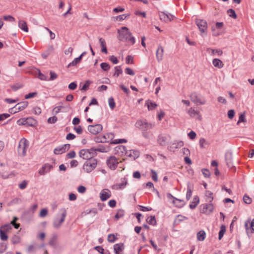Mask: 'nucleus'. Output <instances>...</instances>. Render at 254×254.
<instances>
[{"mask_svg": "<svg viewBox=\"0 0 254 254\" xmlns=\"http://www.w3.org/2000/svg\"><path fill=\"white\" fill-rule=\"evenodd\" d=\"M226 232V227L224 225H221L220 227V231L219 232V240H221L224 236V233Z\"/></svg>", "mask_w": 254, "mask_h": 254, "instance_id": "obj_41", "label": "nucleus"}, {"mask_svg": "<svg viewBox=\"0 0 254 254\" xmlns=\"http://www.w3.org/2000/svg\"><path fill=\"white\" fill-rule=\"evenodd\" d=\"M37 95V93L36 92H31L28 94L25 95V98L26 99L32 98L35 97Z\"/></svg>", "mask_w": 254, "mask_h": 254, "instance_id": "obj_57", "label": "nucleus"}, {"mask_svg": "<svg viewBox=\"0 0 254 254\" xmlns=\"http://www.w3.org/2000/svg\"><path fill=\"white\" fill-rule=\"evenodd\" d=\"M207 51L212 55H217L218 56H221L223 54V51L222 50L218 49H213L209 48L207 49Z\"/></svg>", "mask_w": 254, "mask_h": 254, "instance_id": "obj_33", "label": "nucleus"}, {"mask_svg": "<svg viewBox=\"0 0 254 254\" xmlns=\"http://www.w3.org/2000/svg\"><path fill=\"white\" fill-rule=\"evenodd\" d=\"M199 144L200 148H204L206 145H208L209 143L204 138H201L199 140Z\"/></svg>", "mask_w": 254, "mask_h": 254, "instance_id": "obj_39", "label": "nucleus"}, {"mask_svg": "<svg viewBox=\"0 0 254 254\" xmlns=\"http://www.w3.org/2000/svg\"><path fill=\"white\" fill-rule=\"evenodd\" d=\"M96 149L91 148L90 149H82L79 152V155L83 159L87 160L93 158L96 154Z\"/></svg>", "mask_w": 254, "mask_h": 254, "instance_id": "obj_5", "label": "nucleus"}, {"mask_svg": "<svg viewBox=\"0 0 254 254\" xmlns=\"http://www.w3.org/2000/svg\"><path fill=\"white\" fill-rule=\"evenodd\" d=\"M53 168L52 165L49 164H45L39 171L40 175H44L49 172Z\"/></svg>", "mask_w": 254, "mask_h": 254, "instance_id": "obj_18", "label": "nucleus"}, {"mask_svg": "<svg viewBox=\"0 0 254 254\" xmlns=\"http://www.w3.org/2000/svg\"><path fill=\"white\" fill-rule=\"evenodd\" d=\"M195 23L197 25L201 36L206 34L208 28L207 22L204 19L196 18Z\"/></svg>", "mask_w": 254, "mask_h": 254, "instance_id": "obj_6", "label": "nucleus"}, {"mask_svg": "<svg viewBox=\"0 0 254 254\" xmlns=\"http://www.w3.org/2000/svg\"><path fill=\"white\" fill-rule=\"evenodd\" d=\"M164 54V49L163 47L159 46L156 52V59L158 62H160L163 60Z\"/></svg>", "mask_w": 254, "mask_h": 254, "instance_id": "obj_24", "label": "nucleus"}, {"mask_svg": "<svg viewBox=\"0 0 254 254\" xmlns=\"http://www.w3.org/2000/svg\"><path fill=\"white\" fill-rule=\"evenodd\" d=\"M146 221L150 225H155L156 224V220L154 216H151L148 217Z\"/></svg>", "mask_w": 254, "mask_h": 254, "instance_id": "obj_44", "label": "nucleus"}, {"mask_svg": "<svg viewBox=\"0 0 254 254\" xmlns=\"http://www.w3.org/2000/svg\"><path fill=\"white\" fill-rule=\"evenodd\" d=\"M227 13L230 17H231L234 19H236L237 17L235 11L232 9H229L227 10Z\"/></svg>", "mask_w": 254, "mask_h": 254, "instance_id": "obj_45", "label": "nucleus"}, {"mask_svg": "<svg viewBox=\"0 0 254 254\" xmlns=\"http://www.w3.org/2000/svg\"><path fill=\"white\" fill-rule=\"evenodd\" d=\"M102 126L100 124H97L94 126L90 125L88 127V130L93 134L99 133L102 131Z\"/></svg>", "mask_w": 254, "mask_h": 254, "instance_id": "obj_12", "label": "nucleus"}, {"mask_svg": "<svg viewBox=\"0 0 254 254\" xmlns=\"http://www.w3.org/2000/svg\"><path fill=\"white\" fill-rule=\"evenodd\" d=\"M101 68L104 71H108L110 68V65L107 63H102L100 64Z\"/></svg>", "mask_w": 254, "mask_h": 254, "instance_id": "obj_47", "label": "nucleus"}, {"mask_svg": "<svg viewBox=\"0 0 254 254\" xmlns=\"http://www.w3.org/2000/svg\"><path fill=\"white\" fill-rule=\"evenodd\" d=\"M134 14L136 15H137V16H141V17H146V13L145 12H142V11H140L138 10H136L134 12Z\"/></svg>", "mask_w": 254, "mask_h": 254, "instance_id": "obj_53", "label": "nucleus"}, {"mask_svg": "<svg viewBox=\"0 0 254 254\" xmlns=\"http://www.w3.org/2000/svg\"><path fill=\"white\" fill-rule=\"evenodd\" d=\"M109 105L111 109H114L115 108L116 104L113 98L111 97L108 100Z\"/></svg>", "mask_w": 254, "mask_h": 254, "instance_id": "obj_46", "label": "nucleus"}, {"mask_svg": "<svg viewBox=\"0 0 254 254\" xmlns=\"http://www.w3.org/2000/svg\"><path fill=\"white\" fill-rule=\"evenodd\" d=\"M18 27L22 30L26 32H28V28L27 23L24 20H19L18 21Z\"/></svg>", "mask_w": 254, "mask_h": 254, "instance_id": "obj_28", "label": "nucleus"}, {"mask_svg": "<svg viewBox=\"0 0 254 254\" xmlns=\"http://www.w3.org/2000/svg\"><path fill=\"white\" fill-rule=\"evenodd\" d=\"M114 137V134L112 133H108L104 135L101 139V141L102 142H108L111 140L112 139V138Z\"/></svg>", "mask_w": 254, "mask_h": 254, "instance_id": "obj_29", "label": "nucleus"}, {"mask_svg": "<svg viewBox=\"0 0 254 254\" xmlns=\"http://www.w3.org/2000/svg\"><path fill=\"white\" fill-rule=\"evenodd\" d=\"M188 114L191 118H196L199 120H201V117L199 112L195 110L192 108H190L187 111Z\"/></svg>", "mask_w": 254, "mask_h": 254, "instance_id": "obj_19", "label": "nucleus"}, {"mask_svg": "<svg viewBox=\"0 0 254 254\" xmlns=\"http://www.w3.org/2000/svg\"><path fill=\"white\" fill-rule=\"evenodd\" d=\"M167 197L169 199L171 198L173 199L172 203L174 204L175 206H176L177 207L181 208L183 207L185 204V202L184 200L176 198L174 197L170 193H168L167 194Z\"/></svg>", "mask_w": 254, "mask_h": 254, "instance_id": "obj_11", "label": "nucleus"}, {"mask_svg": "<svg viewBox=\"0 0 254 254\" xmlns=\"http://www.w3.org/2000/svg\"><path fill=\"white\" fill-rule=\"evenodd\" d=\"M212 64L214 66L218 68H221L223 67V62L218 59H214L212 60Z\"/></svg>", "mask_w": 254, "mask_h": 254, "instance_id": "obj_27", "label": "nucleus"}, {"mask_svg": "<svg viewBox=\"0 0 254 254\" xmlns=\"http://www.w3.org/2000/svg\"><path fill=\"white\" fill-rule=\"evenodd\" d=\"M37 122L32 118H27L26 119V125L30 127H34L36 125Z\"/></svg>", "mask_w": 254, "mask_h": 254, "instance_id": "obj_34", "label": "nucleus"}, {"mask_svg": "<svg viewBox=\"0 0 254 254\" xmlns=\"http://www.w3.org/2000/svg\"><path fill=\"white\" fill-rule=\"evenodd\" d=\"M17 218L16 217H14L13 220L9 224H11V226H13L15 229H18L20 225L19 224L16 223V221H17Z\"/></svg>", "mask_w": 254, "mask_h": 254, "instance_id": "obj_50", "label": "nucleus"}, {"mask_svg": "<svg viewBox=\"0 0 254 254\" xmlns=\"http://www.w3.org/2000/svg\"><path fill=\"white\" fill-rule=\"evenodd\" d=\"M127 184V180L125 178H124L123 180L121 183H118L113 186L112 188L114 190H122L125 188V187Z\"/></svg>", "mask_w": 254, "mask_h": 254, "instance_id": "obj_22", "label": "nucleus"}, {"mask_svg": "<svg viewBox=\"0 0 254 254\" xmlns=\"http://www.w3.org/2000/svg\"><path fill=\"white\" fill-rule=\"evenodd\" d=\"M199 203V197L195 195L193 197L192 200L190 202L189 207L191 209H194Z\"/></svg>", "mask_w": 254, "mask_h": 254, "instance_id": "obj_25", "label": "nucleus"}, {"mask_svg": "<svg viewBox=\"0 0 254 254\" xmlns=\"http://www.w3.org/2000/svg\"><path fill=\"white\" fill-rule=\"evenodd\" d=\"M124 249L125 246L123 243L116 244L114 246V251L115 254H123L122 252Z\"/></svg>", "mask_w": 254, "mask_h": 254, "instance_id": "obj_20", "label": "nucleus"}, {"mask_svg": "<svg viewBox=\"0 0 254 254\" xmlns=\"http://www.w3.org/2000/svg\"><path fill=\"white\" fill-rule=\"evenodd\" d=\"M184 145V142L182 141H175L173 144L171 148L173 149H177L181 148Z\"/></svg>", "mask_w": 254, "mask_h": 254, "instance_id": "obj_37", "label": "nucleus"}, {"mask_svg": "<svg viewBox=\"0 0 254 254\" xmlns=\"http://www.w3.org/2000/svg\"><path fill=\"white\" fill-rule=\"evenodd\" d=\"M197 240L199 241H203L206 238V233L204 231L201 230L196 234Z\"/></svg>", "mask_w": 254, "mask_h": 254, "instance_id": "obj_31", "label": "nucleus"}, {"mask_svg": "<svg viewBox=\"0 0 254 254\" xmlns=\"http://www.w3.org/2000/svg\"><path fill=\"white\" fill-rule=\"evenodd\" d=\"M81 60V56H79L78 58H75L72 62L68 64V66L69 67L71 66H73L76 65L77 64L80 63Z\"/></svg>", "mask_w": 254, "mask_h": 254, "instance_id": "obj_38", "label": "nucleus"}, {"mask_svg": "<svg viewBox=\"0 0 254 254\" xmlns=\"http://www.w3.org/2000/svg\"><path fill=\"white\" fill-rule=\"evenodd\" d=\"M145 104L147 105L149 110H154L157 106V105L156 103H153L150 100L146 101Z\"/></svg>", "mask_w": 254, "mask_h": 254, "instance_id": "obj_36", "label": "nucleus"}, {"mask_svg": "<svg viewBox=\"0 0 254 254\" xmlns=\"http://www.w3.org/2000/svg\"><path fill=\"white\" fill-rule=\"evenodd\" d=\"M3 19L6 21L10 22L15 21V18L11 15H5L3 16Z\"/></svg>", "mask_w": 254, "mask_h": 254, "instance_id": "obj_63", "label": "nucleus"}, {"mask_svg": "<svg viewBox=\"0 0 254 254\" xmlns=\"http://www.w3.org/2000/svg\"><path fill=\"white\" fill-rule=\"evenodd\" d=\"M151 177L152 180L155 182H157L158 181V176L156 172L154 170L151 171Z\"/></svg>", "mask_w": 254, "mask_h": 254, "instance_id": "obj_56", "label": "nucleus"}, {"mask_svg": "<svg viewBox=\"0 0 254 254\" xmlns=\"http://www.w3.org/2000/svg\"><path fill=\"white\" fill-rule=\"evenodd\" d=\"M48 214V210L47 209H43L41 210L40 212V214H39V216L41 217H44L45 216H46Z\"/></svg>", "mask_w": 254, "mask_h": 254, "instance_id": "obj_59", "label": "nucleus"}, {"mask_svg": "<svg viewBox=\"0 0 254 254\" xmlns=\"http://www.w3.org/2000/svg\"><path fill=\"white\" fill-rule=\"evenodd\" d=\"M246 122L245 113L241 114L239 118V120L237 122V125H239L240 123L243 122L245 123Z\"/></svg>", "mask_w": 254, "mask_h": 254, "instance_id": "obj_49", "label": "nucleus"}, {"mask_svg": "<svg viewBox=\"0 0 254 254\" xmlns=\"http://www.w3.org/2000/svg\"><path fill=\"white\" fill-rule=\"evenodd\" d=\"M124 211L123 210L120 209L117 211L116 214L115 215V218L117 220L120 218H122L124 216Z\"/></svg>", "mask_w": 254, "mask_h": 254, "instance_id": "obj_40", "label": "nucleus"}, {"mask_svg": "<svg viewBox=\"0 0 254 254\" xmlns=\"http://www.w3.org/2000/svg\"><path fill=\"white\" fill-rule=\"evenodd\" d=\"M12 229L11 224H5L0 227V231L4 233H8Z\"/></svg>", "mask_w": 254, "mask_h": 254, "instance_id": "obj_30", "label": "nucleus"}, {"mask_svg": "<svg viewBox=\"0 0 254 254\" xmlns=\"http://www.w3.org/2000/svg\"><path fill=\"white\" fill-rule=\"evenodd\" d=\"M159 15L160 20L165 22H170L173 20L174 18V15L170 13H166L164 12H160Z\"/></svg>", "mask_w": 254, "mask_h": 254, "instance_id": "obj_14", "label": "nucleus"}, {"mask_svg": "<svg viewBox=\"0 0 254 254\" xmlns=\"http://www.w3.org/2000/svg\"><path fill=\"white\" fill-rule=\"evenodd\" d=\"M243 201L246 204H251L252 202V199L247 194L243 196Z\"/></svg>", "mask_w": 254, "mask_h": 254, "instance_id": "obj_48", "label": "nucleus"}, {"mask_svg": "<svg viewBox=\"0 0 254 254\" xmlns=\"http://www.w3.org/2000/svg\"><path fill=\"white\" fill-rule=\"evenodd\" d=\"M127 142L125 139H116L112 141V143L114 144L123 143Z\"/></svg>", "mask_w": 254, "mask_h": 254, "instance_id": "obj_55", "label": "nucleus"}, {"mask_svg": "<svg viewBox=\"0 0 254 254\" xmlns=\"http://www.w3.org/2000/svg\"><path fill=\"white\" fill-rule=\"evenodd\" d=\"M111 196V192L107 189L102 190L100 193V198L102 201H106Z\"/></svg>", "mask_w": 254, "mask_h": 254, "instance_id": "obj_16", "label": "nucleus"}, {"mask_svg": "<svg viewBox=\"0 0 254 254\" xmlns=\"http://www.w3.org/2000/svg\"><path fill=\"white\" fill-rule=\"evenodd\" d=\"M20 242V238L18 236H14L12 237V239H11V242L13 244H17L19 242Z\"/></svg>", "mask_w": 254, "mask_h": 254, "instance_id": "obj_64", "label": "nucleus"}, {"mask_svg": "<svg viewBox=\"0 0 254 254\" xmlns=\"http://www.w3.org/2000/svg\"><path fill=\"white\" fill-rule=\"evenodd\" d=\"M69 148L70 144H65L56 148L54 150V152L56 155L62 154L67 151Z\"/></svg>", "mask_w": 254, "mask_h": 254, "instance_id": "obj_15", "label": "nucleus"}, {"mask_svg": "<svg viewBox=\"0 0 254 254\" xmlns=\"http://www.w3.org/2000/svg\"><path fill=\"white\" fill-rule=\"evenodd\" d=\"M192 190L191 188L188 185V188H187V191L186 193V199L187 200H189L190 199V198L192 196Z\"/></svg>", "mask_w": 254, "mask_h": 254, "instance_id": "obj_42", "label": "nucleus"}, {"mask_svg": "<svg viewBox=\"0 0 254 254\" xmlns=\"http://www.w3.org/2000/svg\"><path fill=\"white\" fill-rule=\"evenodd\" d=\"M115 73L114 76H118L123 72L122 69L120 66H117L115 67Z\"/></svg>", "mask_w": 254, "mask_h": 254, "instance_id": "obj_43", "label": "nucleus"}, {"mask_svg": "<svg viewBox=\"0 0 254 254\" xmlns=\"http://www.w3.org/2000/svg\"><path fill=\"white\" fill-rule=\"evenodd\" d=\"M107 164L108 167L111 170H115L117 165L122 162L121 160H119L115 156H111L107 160Z\"/></svg>", "mask_w": 254, "mask_h": 254, "instance_id": "obj_8", "label": "nucleus"}, {"mask_svg": "<svg viewBox=\"0 0 254 254\" xmlns=\"http://www.w3.org/2000/svg\"><path fill=\"white\" fill-rule=\"evenodd\" d=\"M116 151L119 155L121 156H126L128 150L126 146L124 145H120L116 148Z\"/></svg>", "mask_w": 254, "mask_h": 254, "instance_id": "obj_21", "label": "nucleus"}, {"mask_svg": "<svg viewBox=\"0 0 254 254\" xmlns=\"http://www.w3.org/2000/svg\"><path fill=\"white\" fill-rule=\"evenodd\" d=\"M116 237L114 234H110L108 236V240L109 242L111 243L114 242L116 241Z\"/></svg>", "mask_w": 254, "mask_h": 254, "instance_id": "obj_54", "label": "nucleus"}, {"mask_svg": "<svg viewBox=\"0 0 254 254\" xmlns=\"http://www.w3.org/2000/svg\"><path fill=\"white\" fill-rule=\"evenodd\" d=\"M10 87L13 91H15L17 90L18 89H20V88H21L22 86L20 84L17 83L15 84L11 85Z\"/></svg>", "mask_w": 254, "mask_h": 254, "instance_id": "obj_58", "label": "nucleus"}, {"mask_svg": "<svg viewBox=\"0 0 254 254\" xmlns=\"http://www.w3.org/2000/svg\"><path fill=\"white\" fill-rule=\"evenodd\" d=\"M29 145V142L26 139L23 138L20 140L17 149L19 156L24 157L26 155Z\"/></svg>", "mask_w": 254, "mask_h": 254, "instance_id": "obj_3", "label": "nucleus"}, {"mask_svg": "<svg viewBox=\"0 0 254 254\" xmlns=\"http://www.w3.org/2000/svg\"><path fill=\"white\" fill-rule=\"evenodd\" d=\"M99 42L100 43V45L102 47V50H101L102 52L106 54H107L108 53V51H107V47H106V43L105 40H104L103 39L101 38L99 39Z\"/></svg>", "mask_w": 254, "mask_h": 254, "instance_id": "obj_35", "label": "nucleus"}, {"mask_svg": "<svg viewBox=\"0 0 254 254\" xmlns=\"http://www.w3.org/2000/svg\"><path fill=\"white\" fill-rule=\"evenodd\" d=\"M0 239L2 241H6L8 239L7 233L0 231Z\"/></svg>", "mask_w": 254, "mask_h": 254, "instance_id": "obj_52", "label": "nucleus"}, {"mask_svg": "<svg viewBox=\"0 0 254 254\" xmlns=\"http://www.w3.org/2000/svg\"><path fill=\"white\" fill-rule=\"evenodd\" d=\"M152 135V133L150 132L147 131H143L142 132V136L145 138H149Z\"/></svg>", "mask_w": 254, "mask_h": 254, "instance_id": "obj_61", "label": "nucleus"}, {"mask_svg": "<svg viewBox=\"0 0 254 254\" xmlns=\"http://www.w3.org/2000/svg\"><path fill=\"white\" fill-rule=\"evenodd\" d=\"M139 156V151L135 150H128L126 156L129 157L131 159L135 160Z\"/></svg>", "mask_w": 254, "mask_h": 254, "instance_id": "obj_23", "label": "nucleus"}, {"mask_svg": "<svg viewBox=\"0 0 254 254\" xmlns=\"http://www.w3.org/2000/svg\"><path fill=\"white\" fill-rule=\"evenodd\" d=\"M27 184L28 183L26 181H23L21 183L19 184V188L21 190H24L26 188Z\"/></svg>", "mask_w": 254, "mask_h": 254, "instance_id": "obj_51", "label": "nucleus"}, {"mask_svg": "<svg viewBox=\"0 0 254 254\" xmlns=\"http://www.w3.org/2000/svg\"><path fill=\"white\" fill-rule=\"evenodd\" d=\"M157 142L160 145L164 146L167 143V138L165 136L160 135L158 137Z\"/></svg>", "mask_w": 254, "mask_h": 254, "instance_id": "obj_32", "label": "nucleus"}, {"mask_svg": "<svg viewBox=\"0 0 254 254\" xmlns=\"http://www.w3.org/2000/svg\"><path fill=\"white\" fill-rule=\"evenodd\" d=\"M190 98L191 101L195 104L204 105L206 103L205 100L200 97L196 93H191L190 95Z\"/></svg>", "mask_w": 254, "mask_h": 254, "instance_id": "obj_10", "label": "nucleus"}, {"mask_svg": "<svg viewBox=\"0 0 254 254\" xmlns=\"http://www.w3.org/2000/svg\"><path fill=\"white\" fill-rule=\"evenodd\" d=\"M97 161L95 159L92 158L87 160L84 164L83 169L87 173L92 171L97 166Z\"/></svg>", "mask_w": 254, "mask_h": 254, "instance_id": "obj_7", "label": "nucleus"}, {"mask_svg": "<svg viewBox=\"0 0 254 254\" xmlns=\"http://www.w3.org/2000/svg\"><path fill=\"white\" fill-rule=\"evenodd\" d=\"M28 106V102L26 101L21 102L17 104L13 108L11 109V112L14 113L22 111Z\"/></svg>", "mask_w": 254, "mask_h": 254, "instance_id": "obj_13", "label": "nucleus"}, {"mask_svg": "<svg viewBox=\"0 0 254 254\" xmlns=\"http://www.w3.org/2000/svg\"><path fill=\"white\" fill-rule=\"evenodd\" d=\"M211 30L212 31V35L214 36H218L221 34V33L217 31V29H216L214 27H211Z\"/></svg>", "mask_w": 254, "mask_h": 254, "instance_id": "obj_60", "label": "nucleus"}, {"mask_svg": "<svg viewBox=\"0 0 254 254\" xmlns=\"http://www.w3.org/2000/svg\"><path fill=\"white\" fill-rule=\"evenodd\" d=\"M245 226L248 234L254 233V219L251 221L248 220L246 221Z\"/></svg>", "mask_w": 254, "mask_h": 254, "instance_id": "obj_17", "label": "nucleus"}, {"mask_svg": "<svg viewBox=\"0 0 254 254\" xmlns=\"http://www.w3.org/2000/svg\"><path fill=\"white\" fill-rule=\"evenodd\" d=\"M66 215V210L64 208H61L54 219L53 227L56 229L60 228L64 221Z\"/></svg>", "mask_w": 254, "mask_h": 254, "instance_id": "obj_2", "label": "nucleus"}, {"mask_svg": "<svg viewBox=\"0 0 254 254\" xmlns=\"http://www.w3.org/2000/svg\"><path fill=\"white\" fill-rule=\"evenodd\" d=\"M188 135L190 139L193 140L195 138L196 134L194 131H191L188 134Z\"/></svg>", "mask_w": 254, "mask_h": 254, "instance_id": "obj_62", "label": "nucleus"}, {"mask_svg": "<svg viewBox=\"0 0 254 254\" xmlns=\"http://www.w3.org/2000/svg\"><path fill=\"white\" fill-rule=\"evenodd\" d=\"M119 40L126 42L130 45H133L135 42L134 37L132 36L131 32L127 27H122L118 30Z\"/></svg>", "mask_w": 254, "mask_h": 254, "instance_id": "obj_1", "label": "nucleus"}, {"mask_svg": "<svg viewBox=\"0 0 254 254\" xmlns=\"http://www.w3.org/2000/svg\"><path fill=\"white\" fill-rule=\"evenodd\" d=\"M200 212L207 215L210 214L214 210V206L212 203H204L200 205Z\"/></svg>", "mask_w": 254, "mask_h": 254, "instance_id": "obj_9", "label": "nucleus"}, {"mask_svg": "<svg viewBox=\"0 0 254 254\" xmlns=\"http://www.w3.org/2000/svg\"><path fill=\"white\" fill-rule=\"evenodd\" d=\"M135 126L142 131L151 129L155 126L153 123H148L145 120H138L135 123Z\"/></svg>", "mask_w": 254, "mask_h": 254, "instance_id": "obj_4", "label": "nucleus"}, {"mask_svg": "<svg viewBox=\"0 0 254 254\" xmlns=\"http://www.w3.org/2000/svg\"><path fill=\"white\" fill-rule=\"evenodd\" d=\"M205 201L207 202L211 203L213 199V194L209 190H206L205 192Z\"/></svg>", "mask_w": 254, "mask_h": 254, "instance_id": "obj_26", "label": "nucleus"}]
</instances>
